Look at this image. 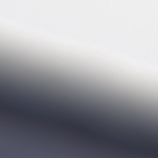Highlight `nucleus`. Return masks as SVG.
Instances as JSON below:
<instances>
[{
  "label": "nucleus",
  "mask_w": 158,
  "mask_h": 158,
  "mask_svg": "<svg viewBox=\"0 0 158 158\" xmlns=\"http://www.w3.org/2000/svg\"><path fill=\"white\" fill-rule=\"evenodd\" d=\"M106 158H109V119L107 117L106 121Z\"/></svg>",
  "instance_id": "1"
},
{
  "label": "nucleus",
  "mask_w": 158,
  "mask_h": 158,
  "mask_svg": "<svg viewBox=\"0 0 158 158\" xmlns=\"http://www.w3.org/2000/svg\"><path fill=\"white\" fill-rule=\"evenodd\" d=\"M109 156H110V154H109Z\"/></svg>",
  "instance_id": "2"
},
{
  "label": "nucleus",
  "mask_w": 158,
  "mask_h": 158,
  "mask_svg": "<svg viewBox=\"0 0 158 158\" xmlns=\"http://www.w3.org/2000/svg\"><path fill=\"white\" fill-rule=\"evenodd\" d=\"M109 156H110V154H109Z\"/></svg>",
  "instance_id": "3"
},
{
  "label": "nucleus",
  "mask_w": 158,
  "mask_h": 158,
  "mask_svg": "<svg viewBox=\"0 0 158 158\" xmlns=\"http://www.w3.org/2000/svg\"><path fill=\"white\" fill-rule=\"evenodd\" d=\"M109 156H110V154H109Z\"/></svg>",
  "instance_id": "4"
},
{
  "label": "nucleus",
  "mask_w": 158,
  "mask_h": 158,
  "mask_svg": "<svg viewBox=\"0 0 158 158\" xmlns=\"http://www.w3.org/2000/svg\"><path fill=\"white\" fill-rule=\"evenodd\" d=\"M109 130L110 129V128H109Z\"/></svg>",
  "instance_id": "5"
}]
</instances>
